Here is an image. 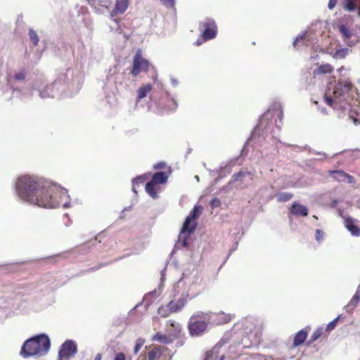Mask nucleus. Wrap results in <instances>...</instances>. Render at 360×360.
<instances>
[{
  "label": "nucleus",
  "mask_w": 360,
  "mask_h": 360,
  "mask_svg": "<svg viewBox=\"0 0 360 360\" xmlns=\"http://www.w3.org/2000/svg\"><path fill=\"white\" fill-rule=\"evenodd\" d=\"M330 175L333 179L338 181L352 183L354 181V178L352 176L349 174L345 172L342 170H334L330 172Z\"/></svg>",
  "instance_id": "a211bd4d"
},
{
  "label": "nucleus",
  "mask_w": 360,
  "mask_h": 360,
  "mask_svg": "<svg viewBox=\"0 0 360 360\" xmlns=\"http://www.w3.org/2000/svg\"><path fill=\"white\" fill-rule=\"evenodd\" d=\"M343 70H344V67H341L340 68H339V69L338 70V72H341V71H342Z\"/></svg>",
  "instance_id": "4d7b16f0"
},
{
  "label": "nucleus",
  "mask_w": 360,
  "mask_h": 360,
  "mask_svg": "<svg viewBox=\"0 0 360 360\" xmlns=\"http://www.w3.org/2000/svg\"><path fill=\"white\" fill-rule=\"evenodd\" d=\"M349 51H350L348 48H341V49H337L334 51H332L330 53V55L334 59H336V60L344 59L349 54Z\"/></svg>",
  "instance_id": "5701e85b"
},
{
  "label": "nucleus",
  "mask_w": 360,
  "mask_h": 360,
  "mask_svg": "<svg viewBox=\"0 0 360 360\" xmlns=\"http://www.w3.org/2000/svg\"><path fill=\"white\" fill-rule=\"evenodd\" d=\"M323 328L320 327L317 328L314 333L312 334L311 337V342H314L316 340H318L323 334Z\"/></svg>",
  "instance_id": "e433bc0d"
},
{
  "label": "nucleus",
  "mask_w": 360,
  "mask_h": 360,
  "mask_svg": "<svg viewBox=\"0 0 360 360\" xmlns=\"http://www.w3.org/2000/svg\"><path fill=\"white\" fill-rule=\"evenodd\" d=\"M168 179V176L164 172H158L153 175L151 181L155 184H162L166 183Z\"/></svg>",
  "instance_id": "b1692460"
},
{
  "label": "nucleus",
  "mask_w": 360,
  "mask_h": 360,
  "mask_svg": "<svg viewBox=\"0 0 360 360\" xmlns=\"http://www.w3.org/2000/svg\"><path fill=\"white\" fill-rule=\"evenodd\" d=\"M356 220L352 217L345 218V226L352 236L358 237L360 236V228L355 224Z\"/></svg>",
  "instance_id": "f3484780"
},
{
  "label": "nucleus",
  "mask_w": 360,
  "mask_h": 360,
  "mask_svg": "<svg viewBox=\"0 0 360 360\" xmlns=\"http://www.w3.org/2000/svg\"><path fill=\"white\" fill-rule=\"evenodd\" d=\"M315 153H316V154H318V155H322V153H320V152H316Z\"/></svg>",
  "instance_id": "680f3d73"
},
{
  "label": "nucleus",
  "mask_w": 360,
  "mask_h": 360,
  "mask_svg": "<svg viewBox=\"0 0 360 360\" xmlns=\"http://www.w3.org/2000/svg\"><path fill=\"white\" fill-rule=\"evenodd\" d=\"M162 5L167 8H172L174 6V0H160Z\"/></svg>",
  "instance_id": "79ce46f5"
},
{
  "label": "nucleus",
  "mask_w": 360,
  "mask_h": 360,
  "mask_svg": "<svg viewBox=\"0 0 360 360\" xmlns=\"http://www.w3.org/2000/svg\"><path fill=\"white\" fill-rule=\"evenodd\" d=\"M228 335H229V334H226V335H224V337L222 338V340L218 342L217 346H220V347L221 346V345L224 342V340H225V339H226V337Z\"/></svg>",
  "instance_id": "8fccbe9b"
},
{
  "label": "nucleus",
  "mask_w": 360,
  "mask_h": 360,
  "mask_svg": "<svg viewBox=\"0 0 360 360\" xmlns=\"http://www.w3.org/2000/svg\"><path fill=\"white\" fill-rule=\"evenodd\" d=\"M334 70V68L328 63L321 65L313 71L314 76L321 75L327 73H331Z\"/></svg>",
  "instance_id": "4be33fe9"
},
{
  "label": "nucleus",
  "mask_w": 360,
  "mask_h": 360,
  "mask_svg": "<svg viewBox=\"0 0 360 360\" xmlns=\"http://www.w3.org/2000/svg\"><path fill=\"white\" fill-rule=\"evenodd\" d=\"M360 301V294L356 292L352 297L349 302L345 306V309L347 312H352L353 309L357 306Z\"/></svg>",
  "instance_id": "393cba45"
},
{
  "label": "nucleus",
  "mask_w": 360,
  "mask_h": 360,
  "mask_svg": "<svg viewBox=\"0 0 360 360\" xmlns=\"http://www.w3.org/2000/svg\"><path fill=\"white\" fill-rule=\"evenodd\" d=\"M155 184L151 181L148 182L146 185V192L153 199L158 198V193L155 191Z\"/></svg>",
  "instance_id": "cd10ccee"
},
{
  "label": "nucleus",
  "mask_w": 360,
  "mask_h": 360,
  "mask_svg": "<svg viewBox=\"0 0 360 360\" xmlns=\"http://www.w3.org/2000/svg\"><path fill=\"white\" fill-rule=\"evenodd\" d=\"M195 179H196L197 181H200V178L198 176H195Z\"/></svg>",
  "instance_id": "6e6d98bb"
},
{
  "label": "nucleus",
  "mask_w": 360,
  "mask_h": 360,
  "mask_svg": "<svg viewBox=\"0 0 360 360\" xmlns=\"http://www.w3.org/2000/svg\"><path fill=\"white\" fill-rule=\"evenodd\" d=\"M253 137H254V134H252V135H251V138H250V141H252V139H253Z\"/></svg>",
  "instance_id": "bf43d9fd"
},
{
  "label": "nucleus",
  "mask_w": 360,
  "mask_h": 360,
  "mask_svg": "<svg viewBox=\"0 0 360 360\" xmlns=\"http://www.w3.org/2000/svg\"><path fill=\"white\" fill-rule=\"evenodd\" d=\"M169 108H168V110H170V111H174L176 108H177V103L176 101H174L173 98L171 99L169 101Z\"/></svg>",
  "instance_id": "37998d69"
},
{
  "label": "nucleus",
  "mask_w": 360,
  "mask_h": 360,
  "mask_svg": "<svg viewBox=\"0 0 360 360\" xmlns=\"http://www.w3.org/2000/svg\"><path fill=\"white\" fill-rule=\"evenodd\" d=\"M319 109L322 114H324V115L327 114V111L325 108L319 107Z\"/></svg>",
  "instance_id": "3c124183"
},
{
  "label": "nucleus",
  "mask_w": 360,
  "mask_h": 360,
  "mask_svg": "<svg viewBox=\"0 0 360 360\" xmlns=\"http://www.w3.org/2000/svg\"><path fill=\"white\" fill-rule=\"evenodd\" d=\"M161 279L162 281L163 280V274L162 273V277H161Z\"/></svg>",
  "instance_id": "69168bd1"
},
{
  "label": "nucleus",
  "mask_w": 360,
  "mask_h": 360,
  "mask_svg": "<svg viewBox=\"0 0 360 360\" xmlns=\"http://www.w3.org/2000/svg\"><path fill=\"white\" fill-rule=\"evenodd\" d=\"M94 360H101V354L98 353Z\"/></svg>",
  "instance_id": "603ef678"
},
{
  "label": "nucleus",
  "mask_w": 360,
  "mask_h": 360,
  "mask_svg": "<svg viewBox=\"0 0 360 360\" xmlns=\"http://www.w3.org/2000/svg\"><path fill=\"white\" fill-rule=\"evenodd\" d=\"M341 4L345 11L356 13L360 17V0H342Z\"/></svg>",
  "instance_id": "4468645a"
},
{
  "label": "nucleus",
  "mask_w": 360,
  "mask_h": 360,
  "mask_svg": "<svg viewBox=\"0 0 360 360\" xmlns=\"http://www.w3.org/2000/svg\"><path fill=\"white\" fill-rule=\"evenodd\" d=\"M199 277L197 275L182 277L174 284L172 299L169 302L172 313L182 310L188 302V299L195 297L197 294L196 285Z\"/></svg>",
  "instance_id": "7ed1b4c3"
},
{
  "label": "nucleus",
  "mask_w": 360,
  "mask_h": 360,
  "mask_svg": "<svg viewBox=\"0 0 360 360\" xmlns=\"http://www.w3.org/2000/svg\"><path fill=\"white\" fill-rule=\"evenodd\" d=\"M15 188L18 197L30 205L44 208L63 206L70 207V196L65 188L41 178L22 175L16 179Z\"/></svg>",
  "instance_id": "f257e3e1"
},
{
  "label": "nucleus",
  "mask_w": 360,
  "mask_h": 360,
  "mask_svg": "<svg viewBox=\"0 0 360 360\" xmlns=\"http://www.w3.org/2000/svg\"><path fill=\"white\" fill-rule=\"evenodd\" d=\"M245 326V322H238L237 323L234 324L233 328L231 329L229 333L230 335H237L238 333L239 335H243L245 332L242 331V329L243 326Z\"/></svg>",
  "instance_id": "c756f323"
},
{
  "label": "nucleus",
  "mask_w": 360,
  "mask_h": 360,
  "mask_svg": "<svg viewBox=\"0 0 360 360\" xmlns=\"http://www.w3.org/2000/svg\"><path fill=\"white\" fill-rule=\"evenodd\" d=\"M323 155L325 157V158H327L328 156L326 155V153H323Z\"/></svg>",
  "instance_id": "e2e57ef3"
},
{
  "label": "nucleus",
  "mask_w": 360,
  "mask_h": 360,
  "mask_svg": "<svg viewBox=\"0 0 360 360\" xmlns=\"http://www.w3.org/2000/svg\"><path fill=\"white\" fill-rule=\"evenodd\" d=\"M347 44L348 46H352V44L351 43H349V41H347Z\"/></svg>",
  "instance_id": "052dcab7"
},
{
  "label": "nucleus",
  "mask_w": 360,
  "mask_h": 360,
  "mask_svg": "<svg viewBox=\"0 0 360 360\" xmlns=\"http://www.w3.org/2000/svg\"><path fill=\"white\" fill-rule=\"evenodd\" d=\"M51 342L48 335H37L27 340L22 345L20 354L24 358L32 356H42L46 354L50 349Z\"/></svg>",
  "instance_id": "20e7f679"
},
{
  "label": "nucleus",
  "mask_w": 360,
  "mask_h": 360,
  "mask_svg": "<svg viewBox=\"0 0 360 360\" xmlns=\"http://www.w3.org/2000/svg\"><path fill=\"white\" fill-rule=\"evenodd\" d=\"M217 347H218L217 345L215 346V347H214V349H216V348H217Z\"/></svg>",
  "instance_id": "338daca9"
},
{
  "label": "nucleus",
  "mask_w": 360,
  "mask_h": 360,
  "mask_svg": "<svg viewBox=\"0 0 360 360\" xmlns=\"http://www.w3.org/2000/svg\"><path fill=\"white\" fill-rule=\"evenodd\" d=\"M293 195L289 192H280L276 195L278 202H287L292 198Z\"/></svg>",
  "instance_id": "7c9ffc66"
},
{
  "label": "nucleus",
  "mask_w": 360,
  "mask_h": 360,
  "mask_svg": "<svg viewBox=\"0 0 360 360\" xmlns=\"http://www.w3.org/2000/svg\"><path fill=\"white\" fill-rule=\"evenodd\" d=\"M353 86L348 79H340L333 87L328 86L324 95L326 103L335 110L340 111L338 116L348 114L351 110Z\"/></svg>",
  "instance_id": "f03ea898"
},
{
  "label": "nucleus",
  "mask_w": 360,
  "mask_h": 360,
  "mask_svg": "<svg viewBox=\"0 0 360 360\" xmlns=\"http://www.w3.org/2000/svg\"><path fill=\"white\" fill-rule=\"evenodd\" d=\"M290 212L296 216L305 217L308 214V209L300 203L294 202L292 205Z\"/></svg>",
  "instance_id": "aec40b11"
},
{
  "label": "nucleus",
  "mask_w": 360,
  "mask_h": 360,
  "mask_svg": "<svg viewBox=\"0 0 360 360\" xmlns=\"http://www.w3.org/2000/svg\"><path fill=\"white\" fill-rule=\"evenodd\" d=\"M152 90V85L148 84L143 86H141L138 90V99L141 100L145 98L147 94Z\"/></svg>",
  "instance_id": "c85d7f7f"
},
{
  "label": "nucleus",
  "mask_w": 360,
  "mask_h": 360,
  "mask_svg": "<svg viewBox=\"0 0 360 360\" xmlns=\"http://www.w3.org/2000/svg\"><path fill=\"white\" fill-rule=\"evenodd\" d=\"M172 340L173 339L169 334L167 335L160 333H156L153 338V341H157L164 344H169L172 342Z\"/></svg>",
  "instance_id": "a878e982"
},
{
  "label": "nucleus",
  "mask_w": 360,
  "mask_h": 360,
  "mask_svg": "<svg viewBox=\"0 0 360 360\" xmlns=\"http://www.w3.org/2000/svg\"><path fill=\"white\" fill-rule=\"evenodd\" d=\"M26 77L25 70H20L14 74L13 76L8 75L7 77V84L12 90L13 96L22 98L32 96L31 90L27 88L20 89V83L23 82Z\"/></svg>",
  "instance_id": "0eeeda50"
},
{
  "label": "nucleus",
  "mask_w": 360,
  "mask_h": 360,
  "mask_svg": "<svg viewBox=\"0 0 360 360\" xmlns=\"http://www.w3.org/2000/svg\"><path fill=\"white\" fill-rule=\"evenodd\" d=\"M202 210V206L195 205L190 214L186 217L179 236V240L183 239L181 242L183 247H186L188 245L186 238L195 230L197 226L195 219L198 217L200 212Z\"/></svg>",
  "instance_id": "423d86ee"
},
{
  "label": "nucleus",
  "mask_w": 360,
  "mask_h": 360,
  "mask_svg": "<svg viewBox=\"0 0 360 360\" xmlns=\"http://www.w3.org/2000/svg\"><path fill=\"white\" fill-rule=\"evenodd\" d=\"M278 117H279L280 122H281V121H282V119H283V112H281L279 113V115H278Z\"/></svg>",
  "instance_id": "864d4df0"
},
{
  "label": "nucleus",
  "mask_w": 360,
  "mask_h": 360,
  "mask_svg": "<svg viewBox=\"0 0 360 360\" xmlns=\"http://www.w3.org/2000/svg\"><path fill=\"white\" fill-rule=\"evenodd\" d=\"M148 68V61L141 56L139 51L134 58L133 68L131 74L136 77L141 72H147Z\"/></svg>",
  "instance_id": "9b49d317"
},
{
  "label": "nucleus",
  "mask_w": 360,
  "mask_h": 360,
  "mask_svg": "<svg viewBox=\"0 0 360 360\" xmlns=\"http://www.w3.org/2000/svg\"><path fill=\"white\" fill-rule=\"evenodd\" d=\"M181 326L179 323L173 320H169L167 322L166 330L172 338V339L174 338H177L178 336H179V335L181 333Z\"/></svg>",
  "instance_id": "dca6fc26"
},
{
  "label": "nucleus",
  "mask_w": 360,
  "mask_h": 360,
  "mask_svg": "<svg viewBox=\"0 0 360 360\" xmlns=\"http://www.w3.org/2000/svg\"><path fill=\"white\" fill-rule=\"evenodd\" d=\"M315 38L314 34L308 32H302L300 34L293 42V46L296 49L299 47V43L302 42L305 46H308L310 44L314 43Z\"/></svg>",
  "instance_id": "2eb2a0df"
},
{
  "label": "nucleus",
  "mask_w": 360,
  "mask_h": 360,
  "mask_svg": "<svg viewBox=\"0 0 360 360\" xmlns=\"http://www.w3.org/2000/svg\"><path fill=\"white\" fill-rule=\"evenodd\" d=\"M200 30L202 32L203 39L207 41L216 37L217 28L213 20L206 18L200 22Z\"/></svg>",
  "instance_id": "1a4fd4ad"
},
{
  "label": "nucleus",
  "mask_w": 360,
  "mask_h": 360,
  "mask_svg": "<svg viewBox=\"0 0 360 360\" xmlns=\"http://www.w3.org/2000/svg\"><path fill=\"white\" fill-rule=\"evenodd\" d=\"M171 81V83L174 86H176L178 85V82L176 79L174 78H171L170 79Z\"/></svg>",
  "instance_id": "09e8293b"
},
{
  "label": "nucleus",
  "mask_w": 360,
  "mask_h": 360,
  "mask_svg": "<svg viewBox=\"0 0 360 360\" xmlns=\"http://www.w3.org/2000/svg\"><path fill=\"white\" fill-rule=\"evenodd\" d=\"M114 360H125L124 354L122 352L117 353L115 355Z\"/></svg>",
  "instance_id": "49530a36"
},
{
  "label": "nucleus",
  "mask_w": 360,
  "mask_h": 360,
  "mask_svg": "<svg viewBox=\"0 0 360 360\" xmlns=\"http://www.w3.org/2000/svg\"><path fill=\"white\" fill-rule=\"evenodd\" d=\"M200 44H201V43H200V41H197L195 42V44H196V45H198H198H200Z\"/></svg>",
  "instance_id": "13d9d810"
},
{
  "label": "nucleus",
  "mask_w": 360,
  "mask_h": 360,
  "mask_svg": "<svg viewBox=\"0 0 360 360\" xmlns=\"http://www.w3.org/2000/svg\"><path fill=\"white\" fill-rule=\"evenodd\" d=\"M223 359H224V356H221L219 360H223Z\"/></svg>",
  "instance_id": "0e129e2a"
},
{
  "label": "nucleus",
  "mask_w": 360,
  "mask_h": 360,
  "mask_svg": "<svg viewBox=\"0 0 360 360\" xmlns=\"http://www.w3.org/2000/svg\"><path fill=\"white\" fill-rule=\"evenodd\" d=\"M208 316L205 312L196 311L191 316L188 328L191 336H201L206 332L207 324L210 321Z\"/></svg>",
  "instance_id": "39448f33"
},
{
  "label": "nucleus",
  "mask_w": 360,
  "mask_h": 360,
  "mask_svg": "<svg viewBox=\"0 0 360 360\" xmlns=\"http://www.w3.org/2000/svg\"><path fill=\"white\" fill-rule=\"evenodd\" d=\"M309 330V328H305L296 333L293 341V345L295 347H297L304 343L307 339Z\"/></svg>",
  "instance_id": "412c9836"
},
{
  "label": "nucleus",
  "mask_w": 360,
  "mask_h": 360,
  "mask_svg": "<svg viewBox=\"0 0 360 360\" xmlns=\"http://www.w3.org/2000/svg\"><path fill=\"white\" fill-rule=\"evenodd\" d=\"M221 205V202L220 200L215 198L214 199H212L210 202V205L212 208H214V207H219V205Z\"/></svg>",
  "instance_id": "c03bdc74"
},
{
  "label": "nucleus",
  "mask_w": 360,
  "mask_h": 360,
  "mask_svg": "<svg viewBox=\"0 0 360 360\" xmlns=\"http://www.w3.org/2000/svg\"><path fill=\"white\" fill-rule=\"evenodd\" d=\"M340 316H338L337 318L333 319L332 321L329 322L326 326V331H331L333 330L337 326L338 321L340 319Z\"/></svg>",
  "instance_id": "4c0bfd02"
},
{
  "label": "nucleus",
  "mask_w": 360,
  "mask_h": 360,
  "mask_svg": "<svg viewBox=\"0 0 360 360\" xmlns=\"http://www.w3.org/2000/svg\"><path fill=\"white\" fill-rule=\"evenodd\" d=\"M161 355L159 348L155 347L148 352V360H158Z\"/></svg>",
  "instance_id": "72a5a7b5"
},
{
  "label": "nucleus",
  "mask_w": 360,
  "mask_h": 360,
  "mask_svg": "<svg viewBox=\"0 0 360 360\" xmlns=\"http://www.w3.org/2000/svg\"><path fill=\"white\" fill-rule=\"evenodd\" d=\"M315 238L317 242L321 243L323 240L324 232L320 229H316Z\"/></svg>",
  "instance_id": "a19ab883"
},
{
  "label": "nucleus",
  "mask_w": 360,
  "mask_h": 360,
  "mask_svg": "<svg viewBox=\"0 0 360 360\" xmlns=\"http://www.w3.org/2000/svg\"><path fill=\"white\" fill-rule=\"evenodd\" d=\"M148 178V176L146 174L141 175V176H136V178H134L132 180V184H133V186H134L133 188H132L133 192L135 193H137V191H136V190L135 188V185H139V184H142Z\"/></svg>",
  "instance_id": "2f4dec72"
},
{
  "label": "nucleus",
  "mask_w": 360,
  "mask_h": 360,
  "mask_svg": "<svg viewBox=\"0 0 360 360\" xmlns=\"http://www.w3.org/2000/svg\"><path fill=\"white\" fill-rule=\"evenodd\" d=\"M144 344V340L143 339H138L136 342V345L134 348V353L137 354L140 349L142 347V346Z\"/></svg>",
  "instance_id": "ea45409f"
},
{
  "label": "nucleus",
  "mask_w": 360,
  "mask_h": 360,
  "mask_svg": "<svg viewBox=\"0 0 360 360\" xmlns=\"http://www.w3.org/2000/svg\"><path fill=\"white\" fill-rule=\"evenodd\" d=\"M217 347H218L217 345L215 346V347H214V349H216V348H217Z\"/></svg>",
  "instance_id": "774afa93"
},
{
  "label": "nucleus",
  "mask_w": 360,
  "mask_h": 360,
  "mask_svg": "<svg viewBox=\"0 0 360 360\" xmlns=\"http://www.w3.org/2000/svg\"><path fill=\"white\" fill-rule=\"evenodd\" d=\"M158 313L162 317H167L170 314H173L170 307H169V303L167 305L161 306L159 307Z\"/></svg>",
  "instance_id": "473e14b6"
},
{
  "label": "nucleus",
  "mask_w": 360,
  "mask_h": 360,
  "mask_svg": "<svg viewBox=\"0 0 360 360\" xmlns=\"http://www.w3.org/2000/svg\"><path fill=\"white\" fill-rule=\"evenodd\" d=\"M111 6L110 0H96L94 2V7L97 13H103L108 11Z\"/></svg>",
  "instance_id": "6ab92c4d"
},
{
  "label": "nucleus",
  "mask_w": 360,
  "mask_h": 360,
  "mask_svg": "<svg viewBox=\"0 0 360 360\" xmlns=\"http://www.w3.org/2000/svg\"><path fill=\"white\" fill-rule=\"evenodd\" d=\"M29 37H30V40L32 41L33 44L34 46H37L39 42V38H38V36H37L36 32L34 31L33 30L30 29L29 30Z\"/></svg>",
  "instance_id": "c9c22d12"
},
{
  "label": "nucleus",
  "mask_w": 360,
  "mask_h": 360,
  "mask_svg": "<svg viewBox=\"0 0 360 360\" xmlns=\"http://www.w3.org/2000/svg\"><path fill=\"white\" fill-rule=\"evenodd\" d=\"M150 295H154L155 296H156V295H157V291H156V290H154V291H153V292H150Z\"/></svg>",
  "instance_id": "5fc2aeb1"
},
{
  "label": "nucleus",
  "mask_w": 360,
  "mask_h": 360,
  "mask_svg": "<svg viewBox=\"0 0 360 360\" xmlns=\"http://www.w3.org/2000/svg\"><path fill=\"white\" fill-rule=\"evenodd\" d=\"M61 86L60 80H56L51 84H44V82L39 79L36 80L32 85V89L38 91L40 98L44 99L46 98H53L58 94L59 89Z\"/></svg>",
  "instance_id": "6e6552de"
},
{
  "label": "nucleus",
  "mask_w": 360,
  "mask_h": 360,
  "mask_svg": "<svg viewBox=\"0 0 360 360\" xmlns=\"http://www.w3.org/2000/svg\"><path fill=\"white\" fill-rule=\"evenodd\" d=\"M270 112H265L262 117L260 118L259 123L257 124V127L254 130V134L256 133L257 131L260 130L264 127V130L266 131V125H267V120H269L270 117Z\"/></svg>",
  "instance_id": "bb28decb"
},
{
  "label": "nucleus",
  "mask_w": 360,
  "mask_h": 360,
  "mask_svg": "<svg viewBox=\"0 0 360 360\" xmlns=\"http://www.w3.org/2000/svg\"><path fill=\"white\" fill-rule=\"evenodd\" d=\"M77 352V345L72 340H65L61 345L58 352V360H68L74 356Z\"/></svg>",
  "instance_id": "9d476101"
},
{
  "label": "nucleus",
  "mask_w": 360,
  "mask_h": 360,
  "mask_svg": "<svg viewBox=\"0 0 360 360\" xmlns=\"http://www.w3.org/2000/svg\"><path fill=\"white\" fill-rule=\"evenodd\" d=\"M339 31L340 32V33L342 34L343 37H344V39L346 41V40H348L350 39V37H352V33L351 32L348 30V28L344 25H341L340 26H339Z\"/></svg>",
  "instance_id": "f704fd0d"
},
{
  "label": "nucleus",
  "mask_w": 360,
  "mask_h": 360,
  "mask_svg": "<svg viewBox=\"0 0 360 360\" xmlns=\"http://www.w3.org/2000/svg\"><path fill=\"white\" fill-rule=\"evenodd\" d=\"M246 174L247 172H239L237 174H233L232 176V180L230 181V183L233 181H241Z\"/></svg>",
  "instance_id": "58836bf2"
},
{
  "label": "nucleus",
  "mask_w": 360,
  "mask_h": 360,
  "mask_svg": "<svg viewBox=\"0 0 360 360\" xmlns=\"http://www.w3.org/2000/svg\"><path fill=\"white\" fill-rule=\"evenodd\" d=\"M338 2V0H329L328 7L330 10H332L335 8Z\"/></svg>",
  "instance_id": "a18cd8bd"
},
{
  "label": "nucleus",
  "mask_w": 360,
  "mask_h": 360,
  "mask_svg": "<svg viewBox=\"0 0 360 360\" xmlns=\"http://www.w3.org/2000/svg\"><path fill=\"white\" fill-rule=\"evenodd\" d=\"M205 314H208V317L210 318L209 323L215 325L226 323L231 319V314H225L223 311L219 313L206 312Z\"/></svg>",
  "instance_id": "f8f14e48"
},
{
  "label": "nucleus",
  "mask_w": 360,
  "mask_h": 360,
  "mask_svg": "<svg viewBox=\"0 0 360 360\" xmlns=\"http://www.w3.org/2000/svg\"><path fill=\"white\" fill-rule=\"evenodd\" d=\"M129 5V0H115V7L110 13V16L114 20L115 18L124 14Z\"/></svg>",
  "instance_id": "ddd939ff"
},
{
  "label": "nucleus",
  "mask_w": 360,
  "mask_h": 360,
  "mask_svg": "<svg viewBox=\"0 0 360 360\" xmlns=\"http://www.w3.org/2000/svg\"><path fill=\"white\" fill-rule=\"evenodd\" d=\"M164 166H165V163L164 162H159V163H158V164L154 165V169H161Z\"/></svg>",
  "instance_id": "de8ad7c7"
}]
</instances>
